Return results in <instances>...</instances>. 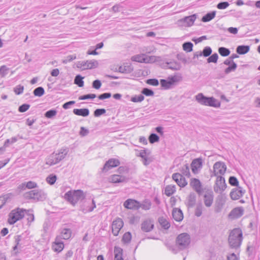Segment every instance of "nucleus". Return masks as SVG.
<instances>
[{
    "instance_id": "nucleus-4",
    "label": "nucleus",
    "mask_w": 260,
    "mask_h": 260,
    "mask_svg": "<svg viewBox=\"0 0 260 260\" xmlns=\"http://www.w3.org/2000/svg\"><path fill=\"white\" fill-rule=\"evenodd\" d=\"M64 198L73 205H75L79 200H83L85 195L81 190H70L65 193Z\"/></svg>"
},
{
    "instance_id": "nucleus-62",
    "label": "nucleus",
    "mask_w": 260,
    "mask_h": 260,
    "mask_svg": "<svg viewBox=\"0 0 260 260\" xmlns=\"http://www.w3.org/2000/svg\"><path fill=\"white\" fill-rule=\"evenodd\" d=\"M106 111L105 109H97L94 111V116L95 117H99L105 114Z\"/></svg>"
},
{
    "instance_id": "nucleus-48",
    "label": "nucleus",
    "mask_w": 260,
    "mask_h": 260,
    "mask_svg": "<svg viewBox=\"0 0 260 260\" xmlns=\"http://www.w3.org/2000/svg\"><path fill=\"white\" fill-rule=\"evenodd\" d=\"M237 67V64L235 62H233V63H232V64L230 65L227 68L225 69L224 73L226 74H228L231 72L235 71Z\"/></svg>"
},
{
    "instance_id": "nucleus-33",
    "label": "nucleus",
    "mask_w": 260,
    "mask_h": 260,
    "mask_svg": "<svg viewBox=\"0 0 260 260\" xmlns=\"http://www.w3.org/2000/svg\"><path fill=\"white\" fill-rule=\"evenodd\" d=\"M137 156H140L142 158V161L145 166L148 165L150 161H148V158L146 156V150L145 149L139 151V153H137Z\"/></svg>"
},
{
    "instance_id": "nucleus-15",
    "label": "nucleus",
    "mask_w": 260,
    "mask_h": 260,
    "mask_svg": "<svg viewBox=\"0 0 260 260\" xmlns=\"http://www.w3.org/2000/svg\"><path fill=\"white\" fill-rule=\"evenodd\" d=\"M244 210L242 207H236L230 213L229 216L232 219H237L241 217L244 214Z\"/></svg>"
},
{
    "instance_id": "nucleus-3",
    "label": "nucleus",
    "mask_w": 260,
    "mask_h": 260,
    "mask_svg": "<svg viewBox=\"0 0 260 260\" xmlns=\"http://www.w3.org/2000/svg\"><path fill=\"white\" fill-rule=\"evenodd\" d=\"M26 212L27 210L19 207L12 210L8 215V222L11 225L14 224L22 219Z\"/></svg>"
},
{
    "instance_id": "nucleus-30",
    "label": "nucleus",
    "mask_w": 260,
    "mask_h": 260,
    "mask_svg": "<svg viewBox=\"0 0 260 260\" xmlns=\"http://www.w3.org/2000/svg\"><path fill=\"white\" fill-rule=\"evenodd\" d=\"M21 236L17 235L15 236V245L13 247V251H14L15 254H17L18 252V249L20 248L21 244H20V241H21Z\"/></svg>"
},
{
    "instance_id": "nucleus-36",
    "label": "nucleus",
    "mask_w": 260,
    "mask_h": 260,
    "mask_svg": "<svg viewBox=\"0 0 260 260\" xmlns=\"http://www.w3.org/2000/svg\"><path fill=\"white\" fill-rule=\"evenodd\" d=\"M166 63L168 65V69L175 71L179 70L180 69L181 66L180 63L176 61H172L170 62H167Z\"/></svg>"
},
{
    "instance_id": "nucleus-59",
    "label": "nucleus",
    "mask_w": 260,
    "mask_h": 260,
    "mask_svg": "<svg viewBox=\"0 0 260 260\" xmlns=\"http://www.w3.org/2000/svg\"><path fill=\"white\" fill-rule=\"evenodd\" d=\"M142 93L146 96H153L154 95V92L152 90L144 88L142 90Z\"/></svg>"
},
{
    "instance_id": "nucleus-16",
    "label": "nucleus",
    "mask_w": 260,
    "mask_h": 260,
    "mask_svg": "<svg viewBox=\"0 0 260 260\" xmlns=\"http://www.w3.org/2000/svg\"><path fill=\"white\" fill-rule=\"evenodd\" d=\"M177 81L175 76L169 78L168 80L161 79L160 80L161 86L165 89H169Z\"/></svg>"
},
{
    "instance_id": "nucleus-31",
    "label": "nucleus",
    "mask_w": 260,
    "mask_h": 260,
    "mask_svg": "<svg viewBox=\"0 0 260 260\" xmlns=\"http://www.w3.org/2000/svg\"><path fill=\"white\" fill-rule=\"evenodd\" d=\"M133 68L131 64L127 63L126 65L119 67L118 71L121 73H130L133 71Z\"/></svg>"
},
{
    "instance_id": "nucleus-32",
    "label": "nucleus",
    "mask_w": 260,
    "mask_h": 260,
    "mask_svg": "<svg viewBox=\"0 0 260 260\" xmlns=\"http://www.w3.org/2000/svg\"><path fill=\"white\" fill-rule=\"evenodd\" d=\"M71 231L70 229H64L61 231L60 235L57 237H59V240L60 239L67 240L71 237Z\"/></svg>"
},
{
    "instance_id": "nucleus-52",
    "label": "nucleus",
    "mask_w": 260,
    "mask_h": 260,
    "mask_svg": "<svg viewBox=\"0 0 260 260\" xmlns=\"http://www.w3.org/2000/svg\"><path fill=\"white\" fill-rule=\"evenodd\" d=\"M132 239V236L129 232L125 233L122 237V241L125 243H129Z\"/></svg>"
},
{
    "instance_id": "nucleus-49",
    "label": "nucleus",
    "mask_w": 260,
    "mask_h": 260,
    "mask_svg": "<svg viewBox=\"0 0 260 260\" xmlns=\"http://www.w3.org/2000/svg\"><path fill=\"white\" fill-rule=\"evenodd\" d=\"M159 140V137L156 134L154 133L150 134V135L149 137V142L151 144L158 142Z\"/></svg>"
},
{
    "instance_id": "nucleus-63",
    "label": "nucleus",
    "mask_w": 260,
    "mask_h": 260,
    "mask_svg": "<svg viewBox=\"0 0 260 260\" xmlns=\"http://www.w3.org/2000/svg\"><path fill=\"white\" fill-rule=\"evenodd\" d=\"M229 6V3L227 2H220L217 5V8L218 9H225Z\"/></svg>"
},
{
    "instance_id": "nucleus-47",
    "label": "nucleus",
    "mask_w": 260,
    "mask_h": 260,
    "mask_svg": "<svg viewBox=\"0 0 260 260\" xmlns=\"http://www.w3.org/2000/svg\"><path fill=\"white\" fill-rule=\"evenodd\" d=\"M182 46L184 51L189 52L192 50L193 44L190 42H185Z\"/></svg>"
},
{
    "instance_id": "nucleus-41",
    "label": "nucleus",
    "mask_w": 260,
    "mask_h": 260,
    "mask_svg": "<svg viewBox=\"0 0 260 260\" xmlns=\"http://www.w3.org/2000/svg\"><path fill=\"white\" fill-rule=\"evenodd\" d=\"M180 171L183 176H185L188 177L190 176L189 167L187 164L183 165L181 167Z\"/></svg>"
},
{
    "instance_id": "nucleus-57",
    "label": "nucleus",
    "mask_w": 260,
    "mask_h": 260,
    "mask_svg": "<svg viewBox=\"0 0 260 260\" xmlns=\"http://www.w3.org/2000/svg\"><path fill=\"white\" fill-rule=\"evenodd\" d=\"M96 97L95 94H88L79 97V100H85L87 99H93Z\"/></svg>"
},
{
    "instance_id": "nucleus-44",
    "label": "nucleus",
    "mask_w": 260,
    "mask_h": 260,
    "mask_svg": "<svg viewBox=\"0 0 260 260\" xmlns=\"http://www.w3.org/2000/svg\"><path fill=\"white\" fill-rule=\"evenodd\" d=\"M83 77L81 75H77L74 79V83L77 85L79 87H83L84 85V81H83Z\"/></svg>"
},
{
    "instance_id": "nucleus-12",
    "label": "nucleus",
    "mask_w": 260,
    "mask_h": 260,
    "mask_svg": "<svg viewBox=\"0 0 260 260\" xmlns=\"http://www.w3.org/2000/svg\"><path fill=\"white\" fill-rule=\"evenodd\" d=\"M172 179L181 187H184L187 184V182L184 177L179 173H174L172 175Z\"/></svg>"
},
{
    "instance_id": "nucleus-29",
    "label": "nucleus",
    "mask_w": 260,
    "mask_h": 260,
    "mask_svg": "<svg viewBox=\"0 0 260 260\" xmlns=\"http://www.w3.org/2000/svg\"><path fill=\"white\" fill-rule=\"evenodd\" d=\"M207 98L202 93H199L195 96L196 100L198 103L202 105L206 106L207 105Z\"/></svg>"
},
{
    "instance_id": "nucleus-17",
    "label": "nucleus",
    "mask_w": 260,
    "mask_h": 260,
    "mask_svg": "<svg viewBox=\"0 0 260 260\" xmlns=\"http://www.w3.org/2000/svg\"><path fill=\"white\" fill-rule=\"evenodd\" d=\"M125 208L129 209L137 210L139 209V202L134 199H127L123 204Z\"/></svg>"
},
{
    "instance_id": "nucleus-46",
    "label": "nucleus",
    "mask_w": 260,
    "mask_h": 260,
    "mask_svg": "<svg viewBox=\"0 0 260 260\" xmlns=\"http://www.w3.org/2000/svg\"><path fill=\"white\" fill-rule=\"evenodd\" d=\"M57 179V176L54 174L49 175L46 179V182L50 185L55 183Z\"/></svg>"
},
{
    "instance_id": "nucleus-40",
    "label": "nucleus",
    "mask_w": 260,
    "mask_h": 260,
    "mask_svg": "<svg viewBox=\"0 0 260 260\" xmlns=\"http://www.w3.org/2000/svg\"><path fill=\"white\" fill-rule=\"evenodd\" d=\"M158 222L162 228L165 230L168 229L170 227V223L164 217H160L158 219Z\"/></svg>"
},
{
    "instance_id": "nucleus-34",
    "label": "nucleus",
    "mask_w": 260,
    "mask_h": 260,
    "mask_svg": "<svg viewBox=\"0 0 260 260\" xmlns=\"http://www.w3.org/2000/svg\"><path fill=\"white\" fill-rule=\"evenodd\" d=\"M250 50V47L248 45H240L236 48L238 54L243 55L247 53Z\"/></svg>"
},
{
    "instance_id": "nucleus-6",
    "label": "nucleus",
    "mask_w": 260,
    "mask_h": 260,
    "mask_svg": "<svg viewBox=\"0 0 260 260\" xmlns=\"http://www.w3.org/2000/svg\"><path fill=\"white\" fill-rule=\"evenodd\" d=\"M190 243V236L187 233H182L176 239V245L180 250L187 248Z\"/></svg>"
},
{
    "instance_id": "nucleus-27",
    "label": "nucleus",
    "mask_w": 260,
    "mask_h": 260,
    "mask_svg": "<svg viewBox=\"0 0 260 260\" xmlns=\"http://www.w3.org/2000/svg\"><path fill=\"white\" fill-rule=\"evenodd\" d=\"M196 202V195L193 192H191L187 198L186 205L189 208L193 207Z\"/></svg>"
},
{
    "instance_id": "nucleus-61",
    "label": "nucleus",
    "mask_w": 260,
    "mask_h": 260,
    "mask_svg": "<svg viewBox=\"0 0 260 260\" xmlns=\"http://www.w3.org/2000/svg\"><path fill=\"white\" fill-rule=\"evenodd\" d=\"M29 107L30 105L29 104H24L19 107L18 111L21 113H23L26 111Z\"/></svg>"
},
{
    "instance_id": "nucleus-55",
    "label": "nucleus",
    "mask_w": 260,
    "mask_h": 260,
    "mask_svg": "<svg viewBox=\"0 0 260 260\" xmlns=\"http://www.w3.org/2000/svg\"><path fill=\"white\" fill-rule=\"evenodd\" d=\"M76 59V55H70L67 56L62 61V62L64 64H66L68 62H71L73 60Z\"/></svg>"
},
{
    "instance_id": "nucleus-8",
    "label": "nucleus",
    "mask_w": 260,
    "mask_h": 260,
    "mask_svg": "<svg viewBox=\"0 0 260 260\" xmlns=\"http://www.w3.org/2000/svg\"><path fill=\"white\" fill-rule=\"evenodd\" d=\"M99 63L95 60H88L86 61H80L77 62L76 66L82 70L92 69L96 68Z\"/></svg>"
},
{
    "instance_id": "nucleus-42",
    "label": "nucleus",
    "mask_w": 260,
    "mask_h": 260,
    "mask_svg": "<svg viewBox=\"0 0 260 260\" xmlns=\"http://www.w3.org/2000/svg\"><path fill=\"white\" fill-rule=\"evenodd\" d=\"M204 207L201 203L197 204L194 210V215L197 217H200L202 214V211Z\"/></svg>"
},
{
    "instance_id": "nucleus-64",
    "label": "nucleus",
    "mask_w": 260,
    "mask_h": 260,
    "mask_svg": "<svg viewBox=\"0 0 260 260\" xmlns=\"http://www.w3.org/2000/svg\"><path fill=\"white\" fill-rule=\"evenodd\" d=\"M101 85H102L101 82L99 80H95L93 81V82H92V87L96 89H100L101 87Z\"/></svg>"
},
{
    "instance_id": "nucleus-54",
    "label": "nucleus",
    "mask_w": 260,
    "mask_h": 260,
    "mask_svg": "<svg viewBox=\"0 0 260 260\" xmlns=\"http://www.w3.org/2000/svg\"><path fill=\"white\" fill-rule=\"evenodd\" d=\"M229 182L232 186H238L239 182L238 179L234 176H231L229 178Z\"/></svg>"
},
{
    "instance_id": "nucleus-50",
    "label": "nucleus",
    "mask_w": 260,
    "mask_h": 260,
    "mask_svg": "<svg viewBox=\"0 0 260 260\" xmlns=\"http://www.w3.org/2000/svg\"><path fill=\"white\" fill-rule=\"evenodd\" d=\"M57 114V111L54 109H51L47 111L45 113V116L48 118H52L53 117L55 116Z\"/></svg>"
},
{
    "instance_id": "nucleus-21",
    "label": "nucleus",
    "mask_w": 260,
    "mask_h": 260,
    "mask_svg": "<svg viewBox=\"0 0 260 260\" xmlns=\"http://www.w3.org/2000/svg\"><path fill=\"white\" fill-rule=\"evenodd\" d=\"M64 248V244L59 239V237H56L55 241L52 244V249L55 252H60Z\"/></svg>"
},
{
    "instance_id": "nucleus-51",
    "label": "nucleus",
    "mask_w": 260,
    "mask_h": 260,
    "mask_svg": "<svg viewBox=\"0 0 260 260\" xmlns=\"http://www.w3.org/2000/svg\"><path fill=\"white\" fill-rule=\"evenodd\" d=\"M218 58V55L216 53H214L207 59V62L208 63L213 62L216 63Z\"/></svg>"
},
{
    "instance_id": "nucleus-58",
    "label": "nucleus",
    "mask_w": 260,
    "mask_h": 260,
    "mask_svg": "<svg viewBox=\"0 0 260 260\" xmlns=\"http://www.w3.org/2000/svg\"><path fill=\"white\" fill-rule=\"evenodd\" d=\"M202 53L203 56L205 57H208L211 55L212 53V49L210 47H206L204 48Z\"/></svg>"
},
{
    "instance_id": "nucleus-7",
    "label": "nucleus",
    "mask_w": 260,
    "mask_h": 260,
    "mask_svg": "<svg viewBox=\"0 0 260 260\" xmlns=\"http://www.w3.org/2000/svg\"><path fill=\"white\" fill-rule=\"evenodd\" d=\"M131 60L133 61L149 63L155 61V56H148L145 54H140L133 56L131 57Z\"/></svg>"
},
{
    "instance_id": "nucleus-18",
    "label": "nucleus",
    "mask_w": 260,
    "mask_h": 260,
    "mask_svg": "<svg viewBox=\"0 0 260 260\" xmlns=\"http://www.w3.org/2000/svg\"><path fill=\"white\" fill-rule=\"evenodd\" d=\"M203 165V160L201 158H198L193 159L191 164V170L194 174L198 173Z\"/></svg>"
},
{
    "instance_id": "nucleus-13",
    "label": "nucleus",
    "mask_w": 260,
    "mask_h": 260,
    "mask_svg": "<svg viewBox=\"0 0 260 260\" xmlns=\"http://www.w3.org/2000/svg\"><path fill=\"white\" fill-rule=\"evenodd\" d=\"M120 165V161L118 159L116 158L109 159L104 166L103 168V172H107L109 170L117 167Z\"/></svg>"
},
{
    "instance_id": "nucleus-10",
    "label": "nucleus",
    "mask_w": 260,
    "mask_h": 260,
    "mask_svg": "<svg viewBox=\"0 0 260 260\" xmlns=\"http://www.w3.org/2000/svg\"><path fill=\"white\" fill-rule=\"evenodd\" d=\"M226 187V184L224 178L221 176H217L214 186V191L216 193H221L225 190Z\"/></svg>"
},
{
    "instance_id": "nucleus-39",
    "label": "nucleus",
    "mask_w": 260,
    "mask_h": 260,
    "mask_svg": "<svg viewBox=\"0 0 260 260\" xmlns=\"http://www.w3.org/2000/svg\"><path fill=\"white\" fill-rule=\"evenodd\" d=\"M151 206V203L150 201L146 200L142 203L139 202V209L141 208L145 210H148L150 209Z\"/></svg>"
},
{
    "instance_id": "nucleus-1",
    "label": "nucleus",
    "mask_w": 260,
    "mask_h": 260,
    "mask_svg": "<svg viewBox=\"0 0 260 260\" xmlns=\"http://www.w3.org/2000/svg\"><path fill=\"white\" fill-rule=\"evenodd\" d=\"M243 240V234L239 228H235L230 233L228 242L230 246L232 248L237 249L241 245Z\"/></svg>"
},
{
    "instance_id": "nucleus-26",
    "label": "nucleus",
    "mask_w": 260,
    "mask_h": 260,
    "mask_svg": "<svg viewBox=\"0 0 260 260\" xmlns=\"http://www.w3.org/2000/svg\"><path fill=\"white\" fill-rule=\"evenodd\" d=\"M206 106L219 108L220 106V103L213 97H208Z\"/></svg>"
},
{
    "instance_id": "nucleus-2",
    "label": "nucleus",
    "mask_w": 260,
    "mask_h": 260,
    "mask_svg": "<svg viewBox=\"0 0 260 260\" xmlns=\"http://www.w3.org/2000/svg\"><path fill=\"white\" fill-rule=\"evenodd\" d=\"M69 150L67 148H61L58 152L53 153L46 159V164L50 166L54 165L62 160L68 154Z\"/></svg>"
},
{
    "instance_id": "nucleus-23",
    "label": "nucleus",
    "mask_w": 260,
    "mask_h": 260,
    "mask_svg": "<svg viewBox=\"0 0 260 260\" xmlns=\"http://www.w3.org/2000/svg\"><path fill=\"white\" fill-rule=\"evenodd\" d=\"M154 227V224L150 220L144 221L141 224V229L145 232L151 231Z\"/></svg>"
},
{
    "instance_id": "nucleus-43",
    "label": "nucleus",
    "mask_w": 260,
    "mask_h": 260,
    "mask_svg": "<svg viewBox=\"0 0 260 260\" xmlns=\"http://www.w3.org/2000/svg\"><path fill=\"white\" fill-rule=\"evenodd\" d=\"M33 93L36 96L41 97L44 94L45 90L43 87H38L34 89Z\"/></svg>"
},
{
    "instance_id": "nucleus-28",
    "label": "nucleus",
    "mask_w": 260,
    "mask_h": 260,
    "mask_svg": "<svg viewBox=\"0 0 260 260\" xmlns=\"http://www.w3.org/2000/svg\"><path fill=\"white\" fill-rule=\"evenodd\" d=\"M73 113L76 115L86 117L89 115V111L87 108L74 109L73 110Z\"/></svg>"
},
{
    "instance_id": "nucleus-5",
    "label": "nucleus",
    "mask_w": 260,
    "mask_h": 260,
    "mask_svg": "<svg viewBox=\"0 0 260 260\" xmlns=\"http://www.w3.org/2000/svg\"><path fill=\"white\" fill-rule=\"evenodd\" d=\"M24 198L27 200H31L35 202L43 201L46 199V196L41 190H32L24 194Z\"/></svg>"
},
{
    "instance_id": "nucleus-25",
    "label": "nucleus",
    "mask_w": 260,
    "mask_h": 260,
    "mask_svg": "<svg viewBox=\"0 0 260 260\" xmlns=\"http://www.w3.org/2000/svg\"><path fill=\"white\" fill-rule=\"evenodd\" d=\"M172 216L173 218L177 221H180L183 218V214L182 211L177 208L173 209Z\"/></svg>"
},
{
    "instance_id": "nucleus-19",
    "label": "nucleus",
    "mask_w": 260,
    "mask_h": 260,
    "mask_svg": "<svg viewBox=\"0 0 260 260\" xmlns=\"http://www.w3.org/2000/svg\"><path fill=\"white\" fill-rule=\"evenodd\" d=\"M190 185L199 194L203 191L202 184L200 181L196 178H192L190 180Z\"/></svg>"
},
{
    "instance_id": "nucleus-20",
    "label": "nucleus",
    "mask_w": 260,
    "mask_h": 260,
    "mask_svg": "<svg viewBox=\"0 0 260 260\" xmlns=\"http://www.w3.org/2000/svg\"><path fill=\"white\" fill-rule=\"evenodd\" d=\"M197 18L195 14L185 17L184 18L180 19V21L184 24L185 26H190L193 25Z\"/></svg>"
},
{
    "instance_id": "nucleus-38",
    "label": "nucleus",
    "mask_w": 260,
    "mask_h": 260,
    "mask_svg": "<svg viewBox=\"0 0 260 260\" xmlns=\"http://www.w3.org/2000/svg\"><path fill=\"white\" fill-rule=\"evenodd\" d=\"M114 253V260H122V249L120 247H115Z\"/></svg>"
},
{
    "instance_id": "nucleus-9",
    "label": "nucleus",
    "mask_w": 260,
    "mask_h": 260,
    "mask_svg": "<svg viewBox=\"0 0 260 260\" xmlns=\"http://www.w3.org/2000/svg\"><path fill=\"white\" fill-rule=\"evenodd\" d=\"M226 170V166L224 162L217 161L213 166V172L211 176L217 177L219 176L218 175H223L225 173Z\"/></svg>"
},
{
    "instance_id": "nucleus-22",
    "label": "nucleus",
    "mask_w": 260,
    "mask_h": 260,
    "mask_svg": "<svg viewBox=\"0 0 260 260\" xmlns=\"http://www.w3.org/2000/svg\"><path fill=\"white\" fill-rule=\"evenodd\" d=\"M213 193L212 191L208 192L204 196V201L205 206L207 207H210L213 202Z\"/></svg>"
},
{
    "instance_id": "nucleus-60",
    "label": "nucleus",
    "mask_w": 260,
    "mask_h": 260,
    "mask_svg": "<svg viewBox=\"0 0 260 260\" xmlns=\"http://www.w3.org/2000/svg\"><path fill=\"white\" fill-rule=\"evenodd\" d=\"M9 69L6 66H2L0 68V75L4 77L7 74Z\"/></svg>"
},
{
    "instance_id": "nucleus-24",
    "label": "nucleus",
    "mask_w": 260,
    "mask_h": 260,
    "mask_svg": "<svg viewBox=\"0 0 260 260\" xmlns=\"http://www.w3.org/2000/svg\"><path fill=\"white\" fill-rule=\"evenodd\" d=\"M128 179L125 176L119 175H113L110 178V181L112 183H116L120 182H126Z\"/></svg>"
},
{
    "instance_id": "nucleus-11",
    "label": "nucleus",
    "mask_w": 260,
    "mask_h": 260,
    "mask_svg": "<svg viewBox=\"0 0 260 260\" xmlns=\"http://www.w3.org/2000/svg\"><path fill=\"white\" fill-rule=\"evenodd\" d=\"M123 226V222L121 218H117L114 220L112 224V232L113 234L117 236Z\"/></svg>"
},
{
    "instance_id": "nucleus-37",
    "label": "nucleus",
    "mask_w": 260,
    "mask_h": 260,
    "mask_svg": "<svg viewBox=\"0 0 260 260\" xmlns=\"http://www.w3.org/2000/svg\"><path fill=\"white\" fill-rule=\"evenodd\" d=\"M216 15V11H212L206 14L202 18V21L204 22H209L213 19Z\"/></svg>"
},
{
    "instance_id": "nucleus-14",
    "label": "nucleus",
    "mask_w": 260,
    "mask_h": 260,
    "mask_svg": "<svg viewBox=\"0 0 260 260\" xmlns=\"http://www.w3.org/2000/svg\"><path fill=\"white\" fill-rule=\"evenodd\" d=\"M237 187V188L233 189L230 193V197L233 200L239 199L245 193V190H243L241 187Z\"/></svg>"
},
{
    "instance_id": "nucleus-56",
    "label": "nucleus",
    "mask_w": 260,
    "mask_h": 260,
    "mask_svg": "<svg viewBox=\"0 0 260 260\" xmlns=\"http://www.w3.org/2000/svg\"><path fill=\"white\" fill-rule=\"evenodd\" d=\"M24 90V86L21 85L16 86L14 88V91L16 94L19 95L23 93Z\"/></svg>"
},
{
    "instance_id": "nucleus-45",
    "label": "nucleus",
    "mask_w": 260,
    "mask_h": 260,
    "mask_svg": "<svg viewBox=\"0 0 260 260\" xmlns=\"http://www.w3.org/2000/svg\"><path fill=\"white\" fill-rule=\"evenodd\" d=\"M218 52L222 56H228L230 54V51L229 49L221 47L218 48Z\"/></svg>"
},
{
    "instance_id": "nucleus-35",
    "label": "nucleus",
    "mask_w": 260,
    "mask_h": 260,
    "mask_svg": "<svg viewBox=\"0 0 260 260\" xmlns=\"http://www.w3.org/2000/svg\"><path fill=\"white\" fill-rule=\"evenodd\" d=\"M176 191V186L175 185H167L165 190V194L170 197Z\"/></svg>"
},
{
    "instance_id": "nucleus-53",
    "label": "nucleus",
    "mask_w": 260,
    "mask_h": 260,
    "mask_svg": "<svg viewBox=\"0 0 260 260\" xmlns=\"http://www.w3.org/2000/svg\"><path fill=\"white\" fill-rule=\"evenodd\" d=\"M144 99V96L142 94L135 95L131 98V101L134 103L141 102Z\"/></svg>"
}]
</instances>
